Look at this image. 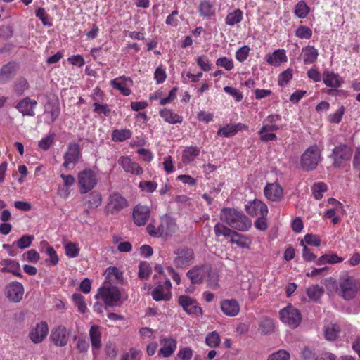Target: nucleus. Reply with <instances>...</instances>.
<instances>
[{
    "instance_id": "1",
    "label": "nucleus",
    "mask_w": 360,
    "mask_h": 360,
    "mask_svg": "<svg viewBox=\"0 0 360 360\" xmlns=\"http://www.w3.org/2000/svg\"><path fill=\"white\" fill-rule=\"evenodd\" d=\"M177 229L178 226L175 219L167 215L160 217L158 222L150 223L146 227L148 233L150 236L157 238L171 236Z\"/></svg>"
},
{
    "instance_id": "2",
    "label": "nucleus",
    "mask_w": 360,
    "mask_h": 360,
    "mask_svg": "<svg viewBox=\"0 0 360 360\" xmlns=\"http://www.w3.org/2000/svg\"><path fill=\"white\" fill-rule=\"evenodd\" d=\"M220 219L233 229L246 231L252 225L250 220L242 212L233 208H223Z\"/></svg>"
},
{
    "instance_id": "3",
    "label": "nucleus",
    "mask_w": 360,
    "mask_h": 360,
    "mask_svg": "<svg viewBox=\"0 0 360 360\" xmlns=\"http://www.w3.org/2000/svg\"><path fill=\"white\" fill-rule=\"evenodd\" d=\"M95 298H101L106 305L115 307L120 305L123 300L127 298V296L121 292L115 285H103L98 289Z\"/></svg>"
},
{
    "instance_id": "4",
    "label": "nucleus",
    "mask_w": 360,
    "mask_h": 360,
    "mask_svg": "<svg viewBox=\"0 0 360 360\" xmlns=\"http://www.w3.org/2000/svg\"><path fill=\"white\" fill-rule=\"evenodd\" d=\"M281 120V115H271L263 120L262 127L258 132L262 141L267 142L277 139L275 131L281 129L280 126L277 124Z\"/></svg>"
},
{
    "instance_id": "5",
    "label": "nucleus",
    "mask_w": 360,
    "mask_h": 360,
    "mask_svg": "<svg viewBox=\"0 0 360 360\" xmlns=\"http://www.w3.org/2000/svg\"><path fill=\"white\" fill-rule=\"evenodd\" d=\"M321 152L317 146H311L302 154L301 167L305 171H311L316 168L322 161Z\"/></svg>"
},
{
    "instance_id": "6",
    "label": "nucleus",
    "mask_w": 360,
    "mask_h": 360,
    "mask_svg": "<svg viewBox=\"0 0 360 360\" xmlns=\"http://www.w3.org/2000/svg\"><path fill=\"white\" fill-rule=\"evenodd\" d=\"M96 172L91 169H85L77 174L78 187L81 193L91 191L98 183Z\"/></svg>"
},
{
    "instance_id": "7",
    "label": "nucleus",
    "mask_w": 360,
    "mask_h": 360,
    "mask_svg": "<svg viewBox=\"0 0 360 360\" xmlns=\"http://www.w3.org/2000/svg\"><path fill=\"white\" fill-rule=\"evenodd\" d=\"M280 318L283 323L295 328L300 324L302 314L297 308L288 305L280 311Z\"/></svg>"
},
{
    "instance_id": "8",
    "label": "nucleus",
    "mask_w": 360,
    "mask_h": 360,
    "mask_svg": "<svg viewBox=\"0 0 360 360\" xmlns=\"http://www.w3.org/2000/svg\"><path fill=\"white\" fill-rule=\"evenodd\" d=\"M352 155V150L345 144H340L333 150L331 157L333 159V165L335 167H341L348 162Z\"/></svg>"
},
{
    "instance_id": "9",
    "label": "nucleus",
    "mask_w": 360,
    "mask_h": 360,
    "mask_svg": "<svg viewBox=\"0 0 360 360\" xmlns=\"http://www.w3.org/2000/svg\"><path fill=\"white\" fill-rule=\"evenodd\" d=\"M194 260L193 250L188 248H179L174 252V265L176 268L184 269L191 265Z\"/></svg>"
},
{
    "instance_id": "10",
    "label": "nucleus",
    "mask_w": 360,
    "mask_h": 360,
    "mask_svg": "<svg viewBox=\"0 0 360 360\" xmlns=\"http://www.w3.org/2000/svg\"><path fill=\"white\" fill-rule=\"evenodd\" d=\"M340 291L345 300H351L355 297L357 292V283L356 281L349 276L342 278L340 281Z\"/></svg>"
},
{
    "instance_id": "11",
    "label": "nucleus",
    "mask_w": 360,
    "mask_h": 360,
    "mask_svg": "<svg viewBox=\"0 0 360 360\" xmlns=\"http://www.w3.org/2000/svg\"><path fill=\"white\" fill-rule=\"evenodd\" d=\"M49 333V326L46 322L40 321L33 326L29 332V338L34 344L42 342Z\"/></svg>"
},
{
    "instance_id": "12",
    "label": "nucleus",
    "mask_w": 360,
    "mask_h": 360,
    "mask_svg": "<svg viewBox=\"0 0 360 360\" xmlns=\"http://www.w3.org/2000/svg\"><path fill=\"white\" fill-rule=\"evenodd\" d=\"M178 302L184 310L188 314L201 316L202 309L196 300L188 296L181 295L179 297Z\"/></svg>"
},
{
    "instance_id": "13",
    "label": "nucleus",
    "mask_w": 360,
    "mask_h": 360,
    "mask_svg": "<svg viewBox=\"0 0 360 360\" xmlns=\"http://www.w3.org/2000/svg\"><path fill=\"white\" fill-rule=\"evenodd\" d=\"M80 157L79 146L76 143H70L64 155L63 167L67 169L73 168Z\"/></svg>"
},
{
    "instance_id": "14",
    "label": "nucleus",
    "mask_w": 360,
    "mask_h": 360,
    "mask_svg": "<svg viewBox=\"0 0 360 360\" xmlns=\"http://www.w3.org/2000/svg\"><path fill=\"white\" fill-rule=\"evenodd\" d=\"M118 163L126 173L136 176H140L143 173V169L141 165L129 156H121L118 160Z\"/></svg>"
},
{
    "instance_id": "15",
    "label": "nucleus",
    "mask_w": 360,
    "mask_h": 360,
    "mask_svg": "<svg viewBox=\"0 0 360 360\" xmlns=\"http://www.w3.org/2000/svg\"><path fill=\"white\" fill-rule=\"evenodd\" d=\"M207 274H209V266L201 265L193 267L186 273V276L192 284H200L206 278Z\"/></svg>"
},
{
    "instance_id": "16",
    "label": "nucleus",
    "mask_w": 360,
    "mask_h": 360,
    "mask_svg": "<svg viewBox=\"0 0 360 360\" xmlns=\"http://www.w3.org/2000/svg\"><path fill=\"white\" fill-rule=\"evenodd\" d=\"M172 283L167 279L163 283L157 285L152 291L153 298L155 301L169 300L171 297Z\"/></svg>"
},
{
    "instance_id": "17",
    "label": "nucleus",
    "mask_w": 360,
    "mask_h": 360,
    "mask_svg": "<svg viewBox=\"0 0 360 360\" xmlns=\"http://www.w3.org/2000/svg\"><path fill=\"white\" fill-rule=\"evenodd\" d=\"M6 297L11 302H19L24 294V287L19 282H11L6 287Z\"/></svg>"
},
{
    "instance_id": "18",
    "label": "nucleus",
    "mask_w": 360,
    "mask_h": 360,
    "mask_svg": "<svg viewBox=\"0 0 360 360\" xmlns=\"http://www.w3.org/2000/svg\"><path fill=\"white\" fill-rule=\"evenodd\" d=\"M160 349L158 355L164 358H168L173 355L177 347V341L172 337L162 338L160 342Z\"/></svg>"
},
{
    "instance_id": "19",
    "label": "nucleus",
    "mask_w": 360,
    "mask_h": 360,
    "mask_svg": "<svg viewBox=\"0 0 360 360\" xmlns=\"http://www.w3.org/2000/svg\"><path fill=\"white\" fill-rule=\"evenodd\" d=\"M70 332L63 326L53 329L51 333V339L58 347H63L68 344Z\"/></svg>"
},
{
    "instance_id": "20",
    "label": "nucleus",
    "mask_w": 360,
    "mask_h": 360,
    "mask_svg": "<svg viewBox=\"0 0 360 360\" xmlns=\"http://www.w3.org/2000/svg\"><path fill=\"white\" fill-rule=\"evenodd\" d=\"M247 212L253 217H266L268 207L265 203L259 200L249 202L245 205Z\"/></svg>"
},
{
    "instance_id": "21",
    "label": "nucleus",
    "mask_w": 360,
    "mask_h": 360,
    "mask_svg": "<svg viewBox=\"0 0 360 360\" xmlns=\"http://www.w3.org/2000/svg\"><path fill=\"white\" fill-rule=\"evenodd\" d=\"M150 214V210L146 205H137L133 210V219L138 226H144Z\"/></svg>"
},
{
    "instance_id": "22",
    "label": "nucleus",
    "mask_w": 360,
    "mask_h": 360,
    "mask_svg": "<svg viewBox=\"0 0 360 360\" xmlns=\"http://www.w3.org/2000/svg\"><path fill=\"white\" fill-rule=\"evenodd\" d=\"M265 197L270 201L278 202L283 199V190L276 183L267 184L264 189Z\"/></svg>"
},
{
    "instance_id": "23",
    "label": "nucleus",
    "mask_w": 360,
    "mask_h": 360,
    "mask_svg": "<svg viewBox=\"0 0 360 360\" xmlns=\"http://www.w3.org/2000/svg\"><path fill=\"white\" fill-rule=\"evenodd\" d=\"M220 308L224 314L233 317L240 312V305L235 299H225L220 303Z\"/></svg>"
},
{
    "instance_id": "24",
    "label": "nucleus",
    "mask_w": 360,
    "mask_h": 360,
    "mask_svg": "<svg viewBox=\"0 0 360 360\" xmlns=\"http://www.w3.org/2000/svg\"><path fill=\"white\" fill-rule=\"evenodd\" d=\"M60 109L58 103H47L45 105L44 113V122L49 125L52 124L58 117Z\"/></svg>"
},
{
    "instance_id": "25",
    "label": "nucleus",
    "mask_w": 360,
    "mask_h": 360,
    "mask_svg": "<svg viewBox=\"0 0 360 360\" xmlns=\"http://www.w3.org/2000/svg\"><path fill=\"white\" fill-rule=\"evenodd\" d=\"M105 281L103 285H113L112 284L119 283L122 281L123 274L116 267H108L105 271Z\"/></svg>"
},
{
    "instance_id": "26",
    "label": "nucleus",
    "mask_w": 360,
    "mask_h": 360,
    "mask_svg": "<svg viewBox=\"0 0 360 360\" xmlns=\"http://www.w3.org/2000/svg\"><path fill=\"white\" fill-rule=\"evenodd\" d=\"M265 60L269 65L278 67L288 60L286 52L284 49H277L272 53L266 55Z\"/></svg>"
},
{
    "instance_id": "27",
    "label": "nucleus",
    "mask_w": 360,
    "mask_h": 360,
    "mask_svg": "<svg viewBox=\"0 0 360 360\" xmlns=\"http://www.w3.org/2000/svg\"><path fill=\"white\" fill-rule=\"evenodd\" d=\"M198 11L200 15L203 18H210L216 13L214 1L212 0H201Z\"/></svg>"
},
{
    "instance_id": "28",
    "label": "nucleus",
    "mask_w": 360,
    "mask_h": 360,
    "mask_svg": "<svg viewBox=\"0 0 360 360\" xmlns=\"http://www.w3.org/2000/svg\"><path fill=\"white\" fill-rule=\"evenodd\" d=\"M200 148L197 146L186 147L181 153V162L184 165L192 164L200 155Z\"/></svg>"
},
{
    "instance_id": "29",
    "label": "nucleus",
    "mask_w": 360,
    "mask_h": 360,
    "mask_svg": "<svg viewBox=\"0 0 360 360\" xmlns=\"http://www.w3.org/2000/svg\"><path fill=\"white\" fill-rule=\"evenodd\" d=\"M319 56L318 50L313 46L308 45L302 49L300 59L305 65L315 63Z\"/></svg>"
},
{
    "instance_id": "30",
    "label": "nucleus",
    "mask_w": 360,
    "mask_h": 360,
    "mask_svg": "<svg viewBox=\"0 0 360 360\" xmlns=\"http://www.w3.org/2000/svg\"><path fill=\"white\" fill-rule=\"evenodd\" d=\"M127 206L126 199L119 193H113L109 198L108 209L111 212H117Z\"/></svg>"
},
{
    "instance_id": "31",
    "label": "nucleus",
    "mask_w": 360,
    "mask_h": 360,
    "mask_svg": "<svg viewBox=\"0 0 360 360\" xmlns=\"http://www.w3.org/2000/svg\"><path fill=\"white\" fill-rule=\"evenodd\" d=\"M18 70L15 63H8L0 69V83H7L15 76Z\"/></svg>"
},
{
    "instance_id": "32",
    "label": "nucleus",
    "mask_w": 360,
    "mask_h": 360,
    "mask_svg": "<svg viewBox=\"0 0 360 360\" xmlns=\"http://www.w3.org/2000/svg\"><path fill=\"white\" fill-rule=\"evenodd\" d=\"M0 265L2 266L1 272L11 273L18 277H22L20 266L18 262L10 259H5L0 261Z\"/></svg>"
},
{
    "instance_id": "33",
    "label": "nucleus",
    "mask_w": 360,
    "mask_h": 360,
    "mask_svg": "<svg viewBox=\"0 0 360 360\" xmlns=\"http://www.w3.org/2000/svg\"><path fill=\"white\" fill-rule=\"evenodd\" d=\"M324 84L331 88H338L344 83V79L338 74L332 71H325L323 75Z\"/></svg>"
},
{
    "instance_id": "34",
    "label": "nucleus",
    "mask_w": 360,
    "mask_h": 360,
    "mask_svg": "<svg viewBox=\"0 0 360 360\" xmlns=\"http://www.w3.org/2000/svg\"><path fill=\"white\" fill-rule=\"evenodd\" d=\"M37 103L35 100H32L29 98H26L19 102L16 106L17 109L23 115L26 116H34V109L36 107Z\"/></svg>"
},
{
    "instance_id": "35",
    "label": "nucleus",
    "mask_w": 360,
    "mask_h": 360,
    "mask_svg": "<svg viewBox=\"0 0 360 360\" xmlns=\"http://www.w3.org/2000/svg\"><path fill=\"white\" fill-rule=\"evenodd\" d=\"M89 335L93 349L94 354H96V351L98 350L101 347V334L98 326L94 325L89 330Z\"/></svg>"
},
{
    "instance_id": "36",
    "label": "nucleus",
    "mask_w": 360,
    "mask_h": 360,
    "mask_svg": "<svg viewBox=\"0 0 360 360\" xmlns=\"http://www.w3.org/2000/svg\"><path fill=\"white\" fill-rule=\"evenodd\" d=\"M160 115L166 122L169 124L181 123L183 121V117L181 115L169 109L164 108L161 110Z\"/></svg>"
},
{
    "instance_id": "37",
    "label": "nucleus",
    "mask_w": 360,
    "mask_h": 360,
    "mask_svg": "<svg viewBox=\"0 0 360 360\" xmlns=\"http://www.w3.org/2000/svg\"><path fill=\"white\" fill-rule=\"evenodd\" d=\"M245 126L242 124H227L219 129L217 135L219 136L230 137L235 135L238 131L242 129Z\"/></svg>"
},
{
    "instance_id": "38",
    "label": "nucleus",
    "mask_w": 360,
    "mask_h": 360,
    "mask_svg": "<svg viewBox=\"0 0 360 360\" xmlns=\"http://www.w3.org/2000/svg\"><path fill=\"white\" fill-rule=\"evenodd\" d=\"M344 260L343 257H339L336 253L330 252L321 256L317 260L318 265L335 264L340 263Z\"/></svg>"
},
{
    "instance_id": "39",
    "label": "nucleus",
    "mask_w": 360,
    "mask_h": 360,
    "mask_svg": "<svg viewBox=\"0 0 360 360\" xmlns=\"http://www.w3.org/2000/svg\"><path fill=\"white\" fill-rule=\"evenodd\" d=\"M243 19V12L239 8H236L229 12L225 19L226 25L233 27L236 24L240 23Z\"/></svg>"
},
{
    "instance_id": "40",
    "label": "nucleus",
    "mask_w": 360,
    "mask_h": 360,
    "mask_svg": "<svg viewBox=\"0 0 360 360\" xmlns=\"http://www.w3.org/2000/svg\"><path fill=\"white\" fill-rule=\"evenodd\" d=\"M111 84L117 90H129L132 86V81L129 77H120L112 80Z\"/></svg>"
},
{
    "instance_id": "41",
    "label": "nucleus",
    "mask_w": 360,
    "mask_h": 360,
    "mask_svg": "<svg viewBox=\"0 0 360 360\" xmlns=\"http://www.w3.org/2000/svg\"><path fill=\"white\" fill-rule=\"evenodd\" d=\"M43 244L46 245V253L49 256V259L45 260V263L48 266H56L59 262L58 256L56 253V251L54 248L48 245L47 242H42Z\"/></svg>"
},
{
    "instance_id": "42",
    "label": "nucleus",
    "mask_w": 360,
    "mask_h": 360,
    "mask_svg": "<svg viewBox=\"0 0 360 360\" xmlns=\"http://www.w3.org/2000/svg\"><path fill=\"white\" fill-rule=\"evenodd\" d=\"M63 246L65 249V255L70 258H75L79 256L80 248L78 243L64 241Z\"/></svg>"
},
{
    "instance_id": "43",
    "label": "nucleus",
    "mask_w": 360,
    "mask_h": 360,
    "mask_svg": "<svg viewBox=\"0 0 360 360\" xmlns=\"http://www.w3.org/2000/svg\"><path fill=\"white\" fill-rule=\"evenodd\" d=\"M340 332L339 326L335 323H330L326 326L324 329L325 338L328 341H333L336 339Z\"/></svg>"
},
{
    "instance_id": "44",
    "label": "nucleus",
    "mask_w": 360,
    "mask_h": 360,
    "mask_svg": "<svg viewBox=\"0 0 360 360\" xmlns=\"http://www.w3.org/2000/svg\"><path fill=\"white\" fill-rule=\"evenodd\" d=\"M207 287L212 290H217L219 288V275L209 267V274L206 276Z\"/></svg>"
},
{
    "instance_id": "45",
    "label": "nucleus",
    "mask_w": 360,
    "mask_h": 360,
    "mask_svg": "<svg viewBox=\"0 0 360 360\" xmlns=\"http://www.w3.org/2000/svg\"><path fill=\"white\" fill-rule=\"evenodd\" d=\"M214 231L217 237L224 236L225 238H231L234 231L230 229L222 224L217 223L214 227Z\"/></svg>"
},
{
    "instance_id": "46",
    "label": "nucleus",
    "mask_w": 360,
    "mask_h": 360,
    "mask_svg": "<svg viewBox=\"0 0 360 360\" xmlns=\"http://www.w3.org/2000/svg\"><path fill=\"white\" fill-rule=\"evenodd\" d=\"M309 13V8L304 1H300L295 6V14L299 18H304Z\"/></svg>"
},
{
    "instance_id": "47",
    "label": "nucleus",
    "mask_w": 360,
    "mask_h": 360,
    "mask_svg": "<svg viewBox=\"0 0 360 360\" xmlns=\"http://www.w3.org/2000/svg\"><path fill=\"white\" fill-rule=\"evenodd\" d=\"M311 191L314 197L320 200L323 198V193L327 191V185L323 182L316 183L311 187Z\"/></svg>"
},
{
    "instance_id": "48",
    "label": "nucleus",
    "mask_w": 360,
    "mask_h": 360,
    "mask_svg": "<svg viewBox=\"0 0 360 360\" xmlns=\"http://www.w3.org/2000/svg\"><path fill=\"white\" fill-rule=\"evenodd\" d=\"M142 352L136 348H131L128 352L122 354L120 360H140Z\"/></svg>"
},
{
    "instance_id": "49",
    "label": "nucleus",
    "mask_w": 360,
    "mask_h": 360,
    "mask_svg": "<svg viewBox=\"0 0 360 360\" xmlns=\"http://www.w3.org/2000/svg\"><path fill=\"white\" fill-rule=\"evenodd\" d=\"M152 273V268L150 265L146 262H141L139 265V278L141 279H146Z\"/></svg>"
},
{
    "instance_id": "50",
    "label": "nucleus",
    "mask_w": 360,
    "mask_h": 360,
    "mask_svg": "<svg viewBox=\"0 0 360 360\" xmlns=\"http://www.w3.org/2000/svg\"><path fill=\"white\" fill-rule=\"evenodd\" d=\"M139 188L141 191L145 193H153L158 188V184L153 181H141L139 184Z\"/></svg>"
},
{
    "instance_id": "51",
    "label": "nucleus",
    "mask_w": 360,
    "mask_h": 360,
    "mask_svg": "<svg viewBox=\"0 0 360 360\" xmlns=\"http://www.w3.org/2000/svg\"><path fill=\"white\" fill-rule=\"evenodd\" d=\"M72 300L78 308L80 313H85L87 310V307L84 302V297L79 293H74L72 296Z\"/></svg>"
},
{
    "instance_id": "52",
    "label": "nucleus",
    "mask_w": 360,
    "mask_h": 360,
    "mask_svg": "<svg viewBox=\"0 0 360 360\" xmlns=\"http://www.w3.org/2000/svg\"><path fill=\"white\" fill-rule=\"evenodd\" d=\"M259 329L263 334H268L274 331V322L271 319L266 318L259 324Z\"/></svg>"
},
{
    "instance_id": "53",
    "label": "nucleus",
    "mask_w": 360,
    "mask_h": 360,
    "mask_svg": "<svg viewBox=\"0 0 360 360\" xmlns=\"http://www.w3.org/2000/svg\"><path fill=\"white\" fill-rule=\"evenodd\" d=\"M55 134L53 133H49L39 141V148L43 150H47L53 144Z\"/></svg>"
},
{
    "instance_id": "54",
    "label": "nucleus",
    "mask_w": 360,
    "mask_h": 360,
    "mask_svg": "<svg viewBox=\"0 0 360 360\" xmlns=\"http://www.w3.org/2000/svg\"><path fill=\"white\" fill-rule=\"evenodd\" d=\"M231 243L236 244L241 248H247L248 246V240L238 233L233 231L231 237Z\"/></svg>"
},
{
    "instance_id": "55",
    "label": "nucleus",
    "mask_w": 360,
    "mask_h": 360,
    "mask_svg": "<svg viewBox=\"0 0 360 360\" xmlns=\"http://www.w3.org/2000/svg\"><path fill=\"white\" fill-rule=\"evenodd\" d=\"M300 244L303 247L306 245L319 247L321 244V240L317 236L308 233L305 235L304 239L301 240Z\"/></svg>"
},
{
    "instance_id": "56",
    "label": "nucleus",
    "mask_w": 360,
    "mask_h": 360,
    "mask_svg": "<svg viewBox=\"0 0 360 360\" xmlns=\"http://www.w3.org/2000/svg\"><path fill=\"white\" fill-rule=\"evenodd\" d=\"M131 133L128 129L115 130L112 134L114 141H123L131 137Z\"/></svg>"
},
{
    "instance_id": "57",
    "label": "nucleus",
    "mask_w": 360,
    "mask_h": 360,
    "mask_svg": "<svg viewBox=\"0 0 360 360\" xmlns=\"http://www.w3.org/2000/svg\"><path fill=\"white\" fill-rule=\"evenodd\" d=\"M290 354L285 349H279L275 352L271 354L267 360H290Z\"/></svg>"
},
{
    "instance_id": "58",
    "label": "nucleus",
    "mask_w": 360,
    "mask_h": 360,
    "mask_svg": "<svg viewBox=\"0 0 360 360\" xmlns=\"http://www.w3.org/2000/svg\"><path fill=\"white\" fill-rule=\"evenodd\" d=\"M216 65L218 67L224 68L227 71H230L234 68L233 60L226 56L219 58L216 60Z\"/></svg>"
},
{
    "instance_id": "59",
    "label": "nucleus",
    "mask_w": 360,
    "mask_h": 360,
    "mask_svg": "<svg viewBox=\"0 0 360 360\" xmlns=\"http://www.w3.org/2000/svg\"><path fill=\"white\" fill-rule=\"evenodd\" d=\"M307 294L310 299L316 300L323 294V289L319 285H314L307 289Z\"/></svg>"
},
{
    "instance_id": "60",
    "label": "nucleus",
    "mask_w": 360,
    "mask_h": 360,
    "mask_svg": "<svg viewBox=\"0 0 360 360\" xmlns=\"http://www.w3.org/2000/svg\"><path fill=\"white\" fill-rule=\"evenodd\" d=\"M295 35L300 39H309L312 36V30L307 26L301 25L297 28Z\"/></svg>"
},
{
    "instance_id": "61",
    "label": "nucleus",
    "mask_w": 360,
    "mask_h": 360,
    "mask_svg": "<svg viewBox=\"0 0 360 360\" xmlns=\"http://www.w3.org/2000/svg\"><path fill=\"white\" fill-rule=\"evenodd\" d=\"M196 63L203 70V71H209L212 68V63L210 60L208 58L207 56H200L196 58Z\"/></svg>"
},
{
    "instance_id": "62",
    "label": "nucleus",
    "mask_w": 360,
    "mask_h": 360,
    "mask_svg": "<svg viewBox=\"0 0 360 360\" xmlns=\"http://www.w3.org/2000/svg\"><path fill=\"white\" fill-rule=\"evenodd\" d=\"M206 344L210 347H217L220 343V338L217 332L209 333L205 340Z\"/></svg>"
},
{
    "instance_id": "63",
    "label": "nucleus",
    "mask_w": 360,
    "mask_h": 360,
    "mask_svg": "<svg viewBox=\"0 0 360 360\" xmlns=\"http://www.w3.org/2000/svg\"><path fill=\"white\" fill-rule=\"evenodd\" d=\"M193 352L188 347H181L179 350L176 358L180 360H191L193 356Z\"/></svg>"
},
{
    "instance_id": "64",
    "label": "nucleus",
    "mask_w": 360,
    "mask_h": 360,
    "mask_svg": "<svg viewBox=\"0 0 360 360\" xmlns=\"http://www.w3.org/2000/svg\"><path fill=\"white\" fill-rule=\"evenodd\" d=\"M292 78V70L291 69H287L280 74L278 77V84L281 87H284L289 81Z\"/></svg>"
}]
</instances>
